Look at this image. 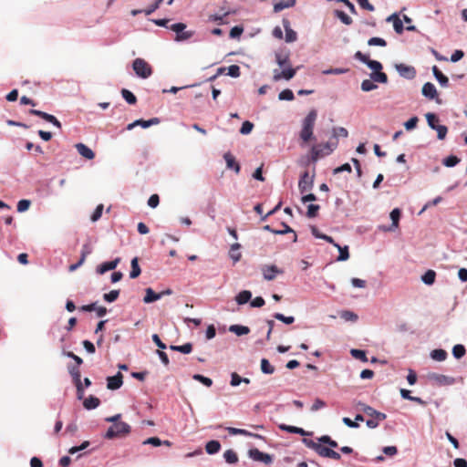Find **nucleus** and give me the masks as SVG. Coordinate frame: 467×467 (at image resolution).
I'll use <instances>...</instances> for the list:
<instances>
[{
	"mask_svg": "<svg viewBox=\"0 0 467 467\" xmlns=\"http://www.w3.org/2000/svg\"><path fill=\"white\" fill-rule=\"evenodd\" d=\"M317 118L316 109H311L302 122V129L300 130V139L307 143L313 139V130Z\"/></svg>",
	"mask_w": 467,
	"mask_h": 467,
	"instance_id": "obj_1",
	"label": "nucleus"
},
{
	"mask_svg": "<svg viewBox=\"0 0 467 467\" xmlns=\"http://www.w3.org/2000/svg\"><path fill=\"white\" fill-rule=\"evenodd\" d=\"M303 442L308 448L313 449L321 457L329 458V459H333L336 461H338L341 459V456L337 451L322 445L320 442H315L312 440H308V439H304Z\"/></svg>",
	"mask_w": 467,
	"mask_h": 467,
	"instance_id": "obj_2",
	"label": "nucleus"
},
{
	"mask_svg": "<svg viewBox=\"0 0 467 467\" xmlns=\"http://www.w3.org/2000/svg\"><path fill=\"white\" fill-rule=\"evenodd\" d=\"M130 432V426L126 422H115L107 431L105 438L114 439L116 437H123Z\"/></svg>",
	"mask_w": 467,
	"mask_h": 467,
	"instance_id": "obj_3",
	"label": "nucleus"
},
{
	"mask_svg": "<svg viewBox=\"0 0 467 467\" xmlns=\"http://www.w3.org/2000/svg\"><path fill=\"white\" fill-rule=\"evenodd\" d=\"M135 74L141 78H148L152 74L151 66L143 58H136L132 63Z\"/></svg>",
	"mask_w": 467,
	"mask_h": 467,
	"instance_id": "obj_4",
	"label": "nucleus"
},
{
	"mask_svg": "<svg viewBox=\"0 0 467 467\" xmlns=\"http://www.w3.org/2000/svg\"><path fill=\"white\" fill-rule=\"evenodd\" d=\"M367 66L373 70L370 74V78L373 81L384 84L388 82V76L384 72H381L382 65L380 62L370 59L367 62Z\"/></svg>",
	"mask_w": 467,
	"mask_h": 467,
	"instance_id": "obj_5",
	"label": "nucleus"
},
{
	"mask_svg": "<svg viewBox=\"0 0 467 467\" xmlns=\"http://www.w3.org/2000/svg\"><path fill=\"white\" fill-rule=\"evenodd\" d=\"M333 151V149L330 147L329 143H326L323 145L313 146L311 149V160L313 161H317L319 158L328 155Z\"/></svg>",
	"mask_w": 467,
	"mask_h": 467,
	"instance_id": "obj_6",
	"label": "nucleus"
},
{
	"mask_svg": "<svg viewBox=\"0 0 467 467\" xmlns=\"http://www.w3.org/2000/svg\"><path fill=\"white\" fill-rule=\"evenodd\" d=\"M170 28L177 33L176 40L177 41H184L191 38L193 35L192 31H184L186 28V25L183 23H176L170 26Z\"/></svg>",
	"mask_w": 467,
	"mask_h": 467,
	"instance_id": "obj_7",
	"label": "nucleus"
},
{
	"mask_svg": "<svg viewBox=\"0 0 467 467\" xmlns=\"http://www.w3.org/2000/svg\"><path fill=\"white\" fill-rule=\"evenodd\" d=\"M395 68L399 72V74L404 78L413 79L416 77V69L412 66L400 63L396 64Z\"/></svg>",
	"mask_w": 467,
	"mask_h": 467,
	"instance_id": "obj_8",
	"label": "nucleus"
},
{
	"mask_svg": "<svg viewBox=\"0 0 467 467\" xmlns=\"http://www.w3.org/2000/svg\"><path fill=\"white\" fill-rule=\"evenodd\" d=\"M296 73V69L292 68L291 65H290V66L285 67L282 71H280L278 69H275L274 70L273 79L275 81H279V80H281L283 78L286 79V80H289V79L294 78Z\"/></svg>",
	"mask_w": 467,
	"mask_h": 467,
	"instance_id": "obj_9",
	"label": "nucleus"
},
{
	"mask_svg": "<svg viewBox=\"0 0 467 467\" xmlns=\"http://www.w3.org/2000/svg\"><path fill=\"white\" fill-rule=\"evenodd\" d=\"M261 270L264 278L267 281H272L276 277L277 275H282L284 273L282 269L278 268L275 265H263Z\"/></svg>",
	"mask_w": 467,
	"mask_h": 467,
	"instance_id": "obj_10",
	"label": "nucleus"
},
{
	"mask_svg": "<svg viewBox=\"0 0 467 467\" xmlns=\"http://www.w3.org/2000/svg\"><path fill=\"white\" fill-rule=\"evenodd\" d=\"M314 179L313 176H310L307 171H305L299 180L298 182V189L301 193L306 192V191H309L313 187Z\"/></svg>",
	"mask_w": 467,
	"mask_h": 467,
	"instance_id": "obj_11",
	"label": "nucleus"
},
{
	"mask_svg": "<svg viewBox=\"0 0 467 467\" xmlns=\"http://www.w3.org/2000/svg\"><path fill=\"white\" fill-rule=\"evenodd\" d=\"M249 456L255 462H264L265 464H270L273 462L272 456L270 454L260 451L258 449H251L249 451Z\"/></svg>",
	"mask_w": 467,
	"mask_h": 467,
	"instance_id": "obj_12",
	"label": "nucleus"
},
{
	"mask_svg": "<svg viewBox=\"0 0 467 467\" xmlns=\"http://www.w3.org/2000/svg\"><path fill=\"white\" fill-rule=\"evenodd\" d=\"M359 406L365 414L373 419H378V420H384L387 418L385 413L379 412L368 405L359 403Z\"/></svg>",
	"mask_w": 467,
	"mask_h": 467,
	"instance_id": "obj_13",
	"label": "nucleus"
},
{
	"mask_svg": "<svg viewBox=\"0 0 467 467\" xmlns=\"http://www.w3.org/2000/svg\"><path fill=\"white\" fill-rule=\"evenodd\" d=\"M123 376L120 372H118L115 376L108 377L107 388L111 390L119 389L123 383Z\"/></svg>",
	"mask_w": 467,
	"mask_h": 467,
	"instance_id": "obj_14",
	"label": "nucleus"
},
{
	"mask_svg": "<svg viewBox=\"0 0 467 467\" xmlns=\"http://www.w3.org/2000/svg\"><path fill=\"white\" fill-rule=\"evenodd\" d=\"M429 379L438 385H451L454 383L453 378L437 373L429 374Z\"/></svg>",
	"mask_w": 467,
	"mask_h": 467,
	"instance_id": "obj_15",
	"label": "nucleus"
},
{
	"mask_svg": "<svg viewBox=\"0 0 467 467\" xmlns=\"http://www.w3.org/2000/svg\"><path fill=\"white\" fill-rule=\"evenodd\" d=\"M159 123H160V119L158 118H152V119H150L149 120L137 119L134 122L130 123L127 126V130H132L136 126H140V127L146 129V128H149L151 125H156V124H159Z\"/></svg>",
	"mask_w": 467,
	"mask_h": 467,
	"instance_id": "obj_16",
	"label": "nucleus"
},
{
	"mask_svg": "<svg viewBox=\"0 0 467 467\" xmlns=\"http://www.w3.org/2000/svg\"><path fill=\"white\" fill-rule=\"evenodd\" d=\"M119 262H120L119 257H117L116 259L109 261V262H104L98 266L97 273L99 275H103L107 271L114 270L118 266Z\"/></svg>",
	"mask_w": 467,
	"mask_h": 467,
	"instance_id": "obj_17",
	"label": "nucleus"
},
{
	"mask_svg": "<svg viewBox=\"0 0 467 467\" xmlns=\"http://www.w3.org/2000/svg\"><path fill=\"white\" fill-rule=\"evenodd\" d=\"M78 152L87 160H93L95 158L94 151L84 143H77L75 145Z\"/></svg>",
	"mask_w": 467,
	"mask_h": 467,
	"instance_id": "obj_18",
	"label": "nucleus"
},
{
	"mask_svg": "<svg viewBox=\"0 0 467 467\" xmlns=\"http://www.w3.org/2000/svg\"><path fill=\"white\" fill-rule=\"evenodd\" d=\"M283 26L285 30V41L288 43L295 42L297 38V35L296 32L291 28L288 19H283Z\"/></svg>",
	"mask_w": 467,
	"mask_h": 467,
	"instance_id": "obj_19",
	"label": "nucleus"
},
{
	"mask_svg": "<svg viewBox=\"0 0 467 467\" xmlns=\"http://www.w3.org/2000/svg\"><path fill=\"white\" fill-rule=\"evenodd\" d=\"M228 431V432L231 434V435H244V436H248V437H254V438H256V439H264V437L260 434H256V433H252L250 431H248L247 430H244V429H238V428H234V427H228L226 429Z\"/></svg>",
	"mask_w": 467,
	"mask_h": 467,
	"instance_id": "obj_20",
	"label": "nucleus"
},
{
	"mask_svg": "<svg viewBox=\"0 0 467 467\" xmlns=\"http://www.w3.org/2000/svg\"><path fill=\"white\" fill-rule=\"evenodd\" d=\"M421 92L423 96L430 99H433L438 96L435 86L431 82H427L423 85Z\"/></svg>",
	"mask_w": 467,
	"mask_h": 467,
	"instance_id": "obj_21",
	"label": "nucleus"
},
{
	"mask_svg": "<svg viewBox=\"0 0 467 467\" xmlns=\"http://www.w3.org/2000/svg\"><path fill=\"white\" fill-rule=\"evenodd\" d=\"M223 158H224V160L226 161L227 168L234 170L236 173H239V171H240V165L235 161L234 156L232 153H230V152H226L224 154Z\"/></svg>",
	"mask_w": 467,
	"mask_h": 467,
	"instance_id": "obj_22",
	"label": "nucleus"
},
{
	"mask_svg": "<svg viewBox=\"0 0 467 467\" xmlns=\"http://www.w3.org/2000/svg\"><path fill=\"white\" fill-rule=\"evenodd\" d=\"M241 244L234 243L230 246L229 256L234 261V264L239 262L242 258V254L239 252Z\"/></svg>",
	"mask_w": 467,
	"mask_h": 467,
	"instance_id": "obj_23",
	"label": "nucleus"
},
{
	"mask_svg": "<svg viewBox=\"0 0 467 467\" xmlns=\"http://www.w3.org/2000/svg\"><path fill=\"white\" fill-rule=\"evenodd\" d=\"M278 428L282 431H285L289 433H295V434H300L302 436L308 435L309 433L306 431L304 429L296 427V426H290L286 424H280Z\"/></svg>",
	"mask_w": 467,
	"mask_h": 467,
	"instance_id": "obj_24",
	"label": "nucleus"
},
{
	"mask_svg": "<svg viewBox=\"0 0 467 467\" xmlns=\"http://www.w3.org/2000/svg\"><path fill=\"white\" fill-rule=\"evenodd\" d=\"M275 61L281 67H286L290 66L289 54L286 52L275 53Z\"/></svg>",
	"mask_w": 467,
	"mask_h": 467,
	"instance_id": "obj_25",
	"label": "nucleus"
},
{
	"mask_svg": "<svg viewBox=\"0 0 467 467\" xmlns=\"http://www.w3.org/2000/svg\"><path fill=\"white\" fill-rule=\"evenodd\" d=\"M296 5V0H282L274 3V12L278 13Z\"/></svg>",
	"mask_w": 467,
	"mask_h": 467,
	"instance_id": "obj_26",
	"label": "nucleus"
},
{
	"mask_svg": "<svg viewBox=\"0 0 467 467\" xmlns=\"http://www.w3.org/2000/svg\"><path fill=\"white\" fill-rule=\"evenodd\" d=\"M387 21H389V22L392 21L393 27H394V30L396 31V33L401 34L403 32V30H404L403 23H402V21L400 20V18L399 17L398 15L393 14V15L389 16L387 18Z\"/></svg>",
	"mask_w": 467,
	"mask_h": 467,
	"instance_id": "obj_27",
	"label": "nucleus"
},
{
	"mask_svg": "<svg viewBox=\"0 0 467 467\" xmlns=\"http://www.w3.org/2000/svg\"><path fill=\"white\" fill-rule=\"evenodd\" d=\"M145 296L143 298L144 303L150 304L161 298L162 294L155 293L150 287L146 288Z\"/></svg>",
	"mask_w": 467,
	"mask_h": 467,
	"instance_id": "obj_28",
	"label": "nucleus"
},
{
	"mask_svg": "<svg viewBox=\"0 0 467 467\" xmlns=\"http://www.w3.org/2000/svg\"><path fill=\"white\" fill-rule=\"evenodd\" d=\"M432 72L436 79L442 87H447L449 83V78L442 74V72L438 68L437 66H433Z\"/></svg>",
	"mask_w": 467,
	"mask_h": 467,
	"instance_id": "obj_29",
	"label": "nucleus"
},
{
	"mask_svg": "<svg viewBox=\"0 0 467 467\" xmlns=\"http://www.w3.org/2000/svg\"><path fill=\"white\" fill-rule=\"evenodd\" d=\"M99 404H100L99 399H98L97 397H94V396H89L83 402V406L87 410L96 409L97 407H99Z\"/></svg>",
	"mask_w": 467,
	"mask_h": 467,
	"instance_id": "obj_30",
	"label": "nucleus"
},
{
	"mask_svg": "<svg viewBox=\"0 0 467 467\" xmlns=\"http://www.w3.org/2000/svg\"><path fill=\"white\" fill-rule=\"evenodd\" d=\"M221 449V444L218 441H210L205 445V450L209 454H214Z\"/></svg>",
	"mask_w": 467,
	"mask_h": 467,
	"instance_id": "obj_31",
	"label": "nucleus"
},
{
	"mask_svg": "<svg viewBox=\"0 0 467 467\" xmlns=\"http://www.w3.org/2000/svg\"><path fill=\"white\" fill-rule=\"evenodd\" d=\"M229 330L237 336L247 335L250 332V328L248 327L241 325H232L229 327Z\"/></svg>",
	"mask_w": 467,
	"mask_h": 467,
	"instance_id": "obj_32",
	"label": "nucleus"
},
{
	"mask_svg": "<svg viewBox=\"0 0 467 467\" xmlns=\"http://www.w3.org/2000/svg\"><path fill=\"white\" fill-rule=\"evenodd\" d=\"M137 257H134L131 260V271L130 273V277L132 279L137 278L141 273Z\"/></svg>",
	"mask_w": 467,
	"mask_h": 467,
	"instance_id": "obj_33",
	"label": "nucleus"
},
{
	"mask_svg": "<svg viewBox=\"0 0 467 467\" xmlns=\"http://www.w3.org/2000/svg\"><path fill=\"white\" fill-rule=\"evenodd\" d=\"M170 348L173 351H178L183 354H189L192 351V343H186L182 346H175L171 345L170 346Z\"/></svg>",
	"mask_w": 467,
	"mask_h": 467,
	"instance_id": "obj_34",
	"label": "nucleus"
},
{
	"mask_svg": "<svg viewBox=\"0 0 467 467\" xmlns=\"http://www.w3.org/2000/svg\"><path fill=\"white\" fill-rule=\"evenodd\" d=\"M448 354L444 349H434L431 352V357L436 361H443L446 359Z\"/></svg>",
	"mask_w": 467,
	"mask_h": 467,
	"instance_id": "obj_35",
	"label": "nucleus"
},
{
	"mask_svg": "<svg viewBox=\"0 0 467 467\" xmlns=\"http://www.w3.org/2000/svg\"><path fill=\"white\" fill-rule=\"evenodd\" d=\"M435 271L430 269L421 276V280L424 284L431 285L435 282Z\"/></svg>",
	"mask_w": 467,
	"mask_h": 467,
	"instance_id": "obj_36",
	"label": "nucleus"
},
{
	"mask_svg": "<svg viewBox=\"0 0 467 467\" xmlns=\"http://www.w3.org/2000/svg\"><path fill=\"white\" fill-rule=\"evenodd\" d=\"M252 294L248 290H244L240 292L236 296V302L239 305H244L247 303L251 299Z\"/></svg>",
	"mask_w": 467,
	"mask_h": 467,
	"instance_id": "obj_37",
	"label": "nucleus"
},
{
	"mask_svg": "<svg viewBox=\"0 0 467 467\" xmlns=\"http://www.w3.org/2000/svg\"><path fill=\"white\" fill-rule=\"evenodd\" d=\"M335 16L345 25L349 26L352 24V18L348 16L344 11L335 10Z\"/></svg>",
	"mask_w": 467,
	"mask_h": 467,
	"instance_id": "obj_38",
	"label": "nucleus"
},
{
	"mask_svg": "<svg viewBox=\"0 0 467 467\" xmlns=\"http://www.w3.org/2000/svg\"><path fill=\"white\" fill-rule=\"evenodd\" d=\"M230 14L229 11L222 10L221 13L213 14L209 16V21L217 22L219 24H223V18Z\"/></svg>",
	"mask_w": 467,
	"mask_h": 467,
	"instance_id": "obj_39",
	"label": "nucleus"
},
{
	"mask_svg": "<svg viewBox=\"0 0 467 467\" xmlns=\"http://www.w3.org/2000/svg\"><path fill=\"white\" fill-rule=\"evenodd\" d=\"M334 246L337 247L339 252V255L337 257L338 261H346L349 258L348 246L341 247L338 244H334Z\"/></svg>",
	"mask_w": 467,
	"mask_h": 467,
	"instance_id": "obj_40",
	"label": "nucleus"
},
{
	"mask_svg": "<svg viewBox=\"0 0 467 467\" xmlns=\"http://www.w3.org/2000/svg\"><path fill=\"white\" fill-rule=\"evenodd\" d=\"M261 370L265 374H273L275 372V367L270 364L268 359L262 358V360H261Z\"/></svg>",
	"mask_w": 467,
	"mask_h": 467,
	"instance_id": "obj_41",
	"label": "nucleus"
},
{
	"mask_svg": "<svg viewBox=\"0 0 467 467\" xmlns=\"http://www.w3.org/2000/svg\"><path fill=\"white\" fill-rule=\"evenodd\" d=\"M121 95L123 99L130 105H133L137 102V98L135 95L126 88L121 90Z\"/></svg>",
	"mask_w": 467,
	"mask_h": 467,
	"instance_id": "obj_42",
	"label": "nucleus"
},
{
	"mask_svg": "<svg viewBox=\"0 0 467 467\" xmlns=\"http://www.w3.org/2000/svg\"><path fill=\"white\" fill-rule=\"evenodd\" d=\"M223 457L228 463H236L238 462V456L233 450H227L223 453Z\"/></svg>",
	"mask_w": 467,
	"mask_h": 467,
	"instance_id": "obj_43",
	"label": "nucleus"
},
{
	"mask_svg": "<svg viewBox=\"0 0 467 467\" xmlns=\"http://www.w3.org/2000/svg\"><path fill=\"white\" fill-rule=\"evenodd\" d=\"M401 215V212L399 208H395L390 212V219L392 221V226L397 228L399 226V221Z\"/></svg>",
	"mask_w": 467,
	"mask_h": 467,
	"instance_id": "obj_44",
	"label": "nucleus"
},
{
	"mask_svg": "<svg viewBox=\"0 0 467 467\" xmlns=\"http://www.w3.org/2000/svg\"><path fill=\"white\" fill-rule=\"evenodd\" d=\"M466 353L465 347L463 345L458 344L455 345L452 348V354L454 358H462Z\"/></svg>",
	"mask_w": 467,
	"mask_h": 467,
	"instance_id": "obj_45",
	"label": "nucleus"
},
{
	"mask_svg": "<svg viewBox=\"0 0 467 467\" xmlns=\"http://www.w3.org/2000/svg\"><path fill=\"white\" fill-rule=\"evenodd\" d=\"M350 354L353 358H357V359H359L363 362H367L368 361V358H367V356H366V352L364 350H361V349H351L350 350Z\"/></svg>",
	"mask_w": 467,
	"mask_h": 467,
	"instance_id": "obj_46",
	"label": "nucleus"
},
{
	"mask_svg": "<svg viewBox=\"0 0 467 467\" xmlns=\"http://www.w3.org/2000/svg\"><path fill=\"white\" fill-rule=\"evenodd\" d=\"M29 114L37 116L45 119L46 121L49 122L52 119L53 115L48 114L47 112L38 110V109H30Z\"/></svg>",
	"mask_w": 467,
	"mask_h": 467,
	"instance_id": "obj_47",
	"label": "nucleus"
},
{
	"mask_svg": "<svg viewBox=\"0 0 467 467\" xmlns=\"http://www.w3.org/2000/svg\"><path fill=\"white\" fill-rule=\"evenodd\" d=\"M68 372L72 377L73 381H79L81 379L79 367L78 366H69Z\"/></svg>",
	"mask_w": 467,
	"mask_h": 467,
	"instance_id": "obj_48",
	"label": "nucleus"
},
{
	"mask_svg": "<svg viewBox=\"0 0 467 467\" xmlns=\"http://www.w3.org/2000/svg\"><path fill=\"white\" fill-rule=\"evenodd\" d=\"M278 99L280 100H288V101H291L295 99V96H294V93L291 89H284L282 90L279 95H278Z\"/></svg>",
	"mask_w": 467,
	"mask_h": 467,
	"instance_id": "obj_49",
	"label": "nucleus"
},
{
	"mask_svg": "<svg viewBox=\"0 0 467 467\" xmlns=\"http://www.w3.org/2000/svg\"><path fill=\"white\" fill-rule=\"evenodd\" d=\"M426 119H427L428 125L432 130H435V128L438 126V122H439L438 117L434 113H427Z\"/></svg>",
	"mask_w": 467,
	"mask_h": 467,
	"instance_id": "obj_50",
	"label": "nucleus"
},
{
	"mask_svg": "<svg viewBox=\"0 0 467 467\" xmlns=\"http://www.w3.org/2000/svg\"><path fill=\"white\" fill-rule=\"evenodd\" d=\"M373 79H365L361 83V89L363 91H371L375 88H377V85L374 83Z\"/></svg>",
	"mask_w": 467,
	"mask_h": 467,
	"instance_id": "obj_51",
	"label": "nucleus"
},
{
	"mask_svg": "<svg viewBox=\"0 0 467 467\" xmlns=\"http://www.w3.org/2000/svg\"><path fill=\"white\" fill-rule=\"evenodd\" d=\"M119 296V290H111L109 293H106L103 295V298L105 301L111 303L118 299Z\"/></svg>",
	"mask_w": 467,
	"mask_h": 467,
	"instance_id": "obj_52",
	"label": "nucleus"
},
{
	"mask_svg": "<svg viewBox=\"0 0 467 467\" xmlns=\"http://www.w3.org/2000/svg\"><path fill=\"white\" fill-rule=\"evenodd\" d=\"M318 441L320 443H323V444H327L329 445L332 449V448H337L338 446L337 442L334 440H332L329 436L327 435H323L321 436L320 438H318Z\"/></svg>",
	"mask_w": 467,
	"mask_h": 467,
	"instance_id": "obj_53",
	"label": "nucleus"
},
{
	"mask_svg": "<svg viewBox=\"0 0 467 467\" xmlns=\"http://www.w3.org/2000/svg\"><path fill=\"white\" fill-rule=\"evenodd\" d=\"M192 379L202 383L206 387H211L213 385V380L210 378L204 377L201 374L193 375Z\"/></svg>",
	"mask_w": 467,
	"mask_h": 467,
	"instance_id": "obj_54",
	"label": "nucleus"
},
{
	"mask_svg": "<svg viewBox=\"0 0 467 467\" xmlns=\"http://www.w3.org/2000/svg\"><path fill=\"white\" fill-rule=\"evenodd\" d=\"M460 161L461 160L457 156L451 155V156L445 158L443 160L442 163L446 167H453V166L457 165L460 162Z\"/></svg>",
	"mask_w": 467,
	"mask_h": 467,
	"instance_id": "obj_55",
	"label": "nucleus"
},
{
	"mask_svg": "<svg viewBox=\"0 0 467 467\" xmlns=\"http://www.w3.org/2000/svg\"><path fill=\"white\" fill-rule=\"evenodd\" d=\"M274 317L279 321L284 322L285 324L290 325L294 323L295 317H285L281 313H275L274 315Z\"/></svg>",
	"mask_w": 467,
	"mask_h": 467,
	"instance_id": "obj_56",
	"label": "nucleus"
},
{
	"mask_svg": "<svg viewBox=\"0 0 467 467\" xmlns=\"http://www.w3.org/2000/svg\"><path fill=\"white\" fill-rule=\"evenodd\" d=\"M319 209H320V206L317 204H309L307 206L306 215L309 218H314L317 215V212L319 211Z\"/></svg>",
	"mask_w": 467,
	"mask_h": 467,
	"instance_id": "obj_57",
	"label": "nucleus"
},
{
	"mask_svg": "<svg viewBox=\"0 0 467 467\" xmlns=\"http://www.w3.org/2000/svg\"><path fill=\"white\" fill-rule=\"evenodd\" d=\"M103 209H104V206L103 204H99L95 211L93 212L90 219L92 222H97L98 220L100 219L101 215H102V212H103Z\"/></svg>",
	"mask_w": 467,
	"mask_h": 467,
	"instance_id": "obj_58",
	"label": "nucleus"
},
{
	"mask_svg": "<svg viewBox=\"0 0 467 467\" xmlns=\"http://www.w3.org/2000/svg\"><path fill=\"white\" fill-rule=\"evenodd\" d=\"M368 46L386 47L387 42L383 38L375 36V37H371L370 39H368Z\"/></svg>",
	"mask_w": 467,
	"mask_h": 467,
	"instance_id": "obj_59",
	"label": "nucleus"
},
{
	"mask_svg": "<svg viewBox=\"0 0 467 467\" xmlns=\"http://www.w3.org/2000/svg\"><path fill=\"white\" fill-rule=\"evenodd\" d=\"M30 204H31V202L29 200H26V199L20 200L17 203V211L19 213L26 212V210L29 209Z\"/></svg>",
	"mask_w": 467,
	"mask_h": 467,
	"instance_id": "obj_60",
	"label": "nucleus"
},
{
	"mask_svg": "<svg viewBox=\"0 0 467 467\" xmlns=\"http://www.w3.org/2000/svg\"><path fill=\"white\" fill-rule=\"evenodd\" d=\"M435 130L437 131V136L439 140H443L448 132V129L444 125H438L435 128Z\"/></svg>",
	"mask_w": 467,
	"mask_h": 467,
	"instance_id": "obj_61",
	"label": "nucleus"
},
{
	"mask_svg": "<svg viewBox=\"0 0 467 467\" xmlns=\"http://www.w3.org/2000/svg\"><path fill=\"white\" fill-rule=\"evenodd\" d=\"M334 137H344L347 138L348 136V131L347 129L343 127L334 128L333 129Z\"/></svg>",
	"mask_w": 467,
	"mask_h": 467,
	"instance_id": "obj_62",
	"label": "nucleus"
},
{
	"mask_svg": "<svg viewBox=\"0 0 467 467\" xmlns=\"http://www.w3.org/2000/svg\"><path fill=\"white\" fill-rule=\"evenodd\" d=\"M253 128H254V124L252 122L246 120L242 124L240 132L242 134H249L252 131Z\"/></svg>",
	"mask_w": 467,
	"mask_h": 467,
	"instance_id": "obj_63",
	"label": "nucleus"
},
{
	"mask_svg": "<svg viewBox=\"0 0 467 467\" xmlns=\"http://www.w3.org/2000/svg\"><path fill=\"white\" fill-rule=\"evenodd\" d=\"M340 317L347 321H356L358 319V316L351 311H343Z\"/></svg>",
	"mask_w": 467,
	"mask_h": 467,
	"instance_id": "obj_64",
	"label": "nucleus"
}]
</instances>
